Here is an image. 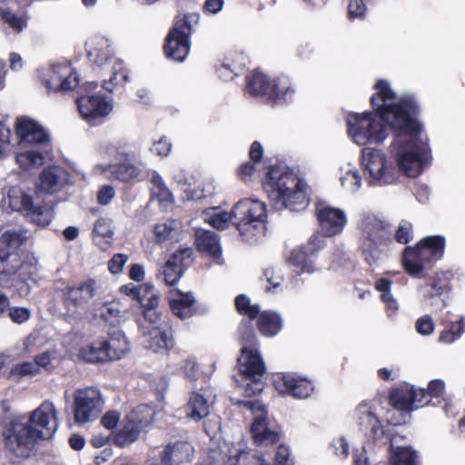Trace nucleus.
Masks as SVG:
<instances>
[{"instance_id":"f257e3e1","label":"nucleus","mask_w":465,"mask_h":465,"mask_svg":"<svg viewBox=\"0 0 465 465\" xmlns=\"http://www.w3.org/2000/svg\"><path fill=\"white\" fill-rule=\"evenodd\" d=\"M371 97L376 111L352 113L347 116L348 135L358 145L380 144L388 136L386 125L395 134L390 152L409 177H417L429 165L430 148L419 138L421 125L416 120V98L410 93L398 94L391 83L380 79Z\"/></svg>"},{"instance_id":"f03ea898","label":"nucleus","mask_w":465,"mask_h":465,"mask_svg":"<svg viewBox=\"0 0 465 465\" xmlns=\"http://www.w3.org/2000/svg\"><path fill=\"white\" fill-rule=\"evenodd\" d=\"M54 404L45 401L28 415L14 419L4 435L6 447L16 456H28L40 440L51 439L58 429Z\"/></svg>"},{"instance_id":"7ed1b4c3","label":"nucleus","mask_w":465,"mask_h":465,"mask_svg":"<svg viewBox=\"0 0 465 465\" xmlns=\"http://www.w3.org/2000/svg\"><path fill=\"white\" fill-rule=\"evenodd\" d=\"M358 250L369 265H377L393 243L391 225L378 214L363 211L355 223Z\"/></svg>"},{"instance_id":"20e7f679","label":"nucleus","mask_w":465,"mask_h":465,"mask_svg":"<svg viewBox=\"0 0 465 465\" xmlns=\"http://www.w3.org/2000/svg\"><path fill=\"white\" fill-rule=\"evenodd\" d=\"M263 190L276 209L292 212L303 210L308 204L306 183L294 172L284 167H272L263 183Z\"/></svg>"},{"instance_id":"39448f33","label":"nucleus","mask_w":465,"mask_h":465,"mask_svg":"<svg viewBox=\"0 0 465 465\" xmlns=\"http://www.w3.org/2000/svg\"><path fill=\"white\" fill-rule=\"evenodd\" d=\"M242 353L238 358L240 374L247 381L243 385L246 396H254L263 390L261 378L265 372V364L259 351L257 339L250 322L240 327Z\"/></svg>"},{"instance_id":"423d86ee","label":"nucleus","mask_w":465,"mask_h":465,"mask_svg":"<svg viewBox=\"0 0 465 465\" xmlns=\"http://www.w3.org/2000/svg\"><path fill=\"white\" fill-rule=\"evenodd\" d=\"M36 267L33 263L22 262L18 254L6 248L0 247V286L15 288L19 296L30 292L27 280L33 279ZM9 307V300L0 292V315Z\"/></svg>"},{"instance_id":"0eeeda50","label":"nucleus","mask_w":465,"mask_h":465,"mask_svg":"<svg viewBox=\"0 0 465 465\" xmlns=\"http://www.w3.org/2000/svg\"><path fill=\"white\" fill-rule=\"evenodd\" d=\"M3 203L12 211L23 213L31 223L40 227L49 225L54 219L53 208L45 203L33 190H25L19 186L10 187Z\"/></svg>"},{"instance_id":"6e6552de","label":"nucleus","mask_w":465,"mask_h":465,"mask_svg":"<svg viewBox=\"0 0 465 465\" xmlns=\"http://www.w3.org/2000/svg\"><path fill=\"white\" fill-rule=\"evenodd\" d=\"M445 238L440 235L428 236L415 247H406L402 255V265L412 277H420L421 272L431 267L443 257Z\"/></svg>"},{"instance_id":"1a4fd4ad","label":"nucleus","mask_w":465,"mask_h":465,"mask_svg":"<svg viewBox=\"0 0 465 465\" xmlns=\"http://www.w3.org/2000/svg\"><path fill=\"white\" fill-rule=\"evenodd\" d=\"M265 219V204L259 200L242 199L232 207V223L246 242H253L264 234Z\"/></svg>"},{"instance_id":"9d476101","label":"nucleus","mask_w":465,"mask_h":465,"mask_svg":"<svg viewBox=\"0 0 465 465\" xmlns=\"http://www.w3.org/2000/svg\"><path fill=\"white\" fill-rule=\"evenodd\" d=\"M361 164L365 180L371 186L382 187L391 184L398 179L400 171L405 173L400 165L396 167L394 161L378 149H362Z\"/></svg>"},{"instance_id":"9b49d317","label":"nucleus","mask_w":465,"mask_h":465,"mask_svg":"<svg viewBox=\"0 0 465 465\" xmlns=\"http://www.w3.org/2000/svg\"><path fill=\"white\" fill-rule=\"evenodd\" d=\"M98 87L95 82H88L81 87V95L76 99L77 108L81 117L91 125H96L103 122L113 111L114 101L112 98L95 93Z\"/></svg>"},{"instance_id":"f8f14e48","label":"nucleus","mask_w":465,"mask_h":465,"mask_svg":"<svg viewBox=\"0 0 465 465\" xmlns=\"http://www.w3.org/2000/svg\"><path fill=\"white\" fill-rule=\"evenodd\" d=\"M199 22V15L190 13L178 18L166 37L164 52L168 58L183 62L189 54V37Z\"/></svg>"},{"instance_id":"ddd939ff","label":"nucleus","mask_w":465,"mask_h":465,"mask_svg":"<svg viewBox=\"0 0 465 465\" xmlns=\"http://www.w3.org/2000/svg\"><path fill=\"white\" fill-rule=\"evenodd\" d=\"M73 414L74 422L78 425L96 420L101 415L104 399L96 387L77 389L73 396Z\"/></svg>"},{"instance_id":"4468645a","label":"nucleus","mask_w":465,"mask_h":465,"mask_svg":"<svg viewBox=\"0 0 465 465\" xmlns=\"http://www.w3.org/2000/svg\"><path fill=\"white\" fill-rule=\"evenodd\" d=\"M237 404L244 407L253 416L251 433L254 441L261 445H270L279 440V432L273 420L267 416L265 406L258 401H239Z\"/></svg>"},{"instance_id":"2eb2a0df","label":"nucleus","mask_w":465,"mask_h":465,"mask_svg":"<svg viewBox=\"0 0 465 465\" xmlns=\"http://www.w3.org/2000/svg\"><path fill=\"white\" fill-rule=\"evenodd\" d=\"M41 79L49 93H64L78 85V75L67 61L51 64L41 71Z\"/></svg>"},{"instance_id":"dca6fc26","label":"nucleus","mask_w":465,"mask_h":465,"mask_svg":"<svg viewBox=\"0 0 465 465\" xmlns=\"http://www.w3.org/2000/svg\"><path fill=\"white\" fill-rule=\"evenodd\" d=\"M352 419L360 430L374 442L383 439L384 425L378 413V406L375 401H361L353 411Z\"/></svg>"},{"instance_id":"f3484780","label":"nucleus","mask_w":465,"mask_h":465,"mask_svg":"<svg viewBox=\"0 0 465 465\" xmlns=\"http://www.w3.org/2000/svg\"><path fill=\"white\" fill-rule=\"evenodd\" d=\"M139 341L145 350L153 353L166 352L173 346L172 331L166 324L150 326L141 323Z\"/></svg>"},{"instance_id":"a211bd4d","label":"nucleus","mask_w":465,"mask_h":465,"mask_svg":"<svg viewBox=\"0 0 465 465\" xmlns=\"http://www.w3.org/2000/svg\"><path fill=\"white\" fill-rule=\"evenodd\" d=\"M273 384L280 394L295 399H306L314 391V385L311 380L293 372L277 373L273 377Z\"/></svg>"},{"instance_id":"6ab92c4d","label":"nucleus","mask_w":465,"mask_h":465,"mask_svg":"<svg viewBox=\"0 0 465 465\" xmlns=\"http://www.w3.org/2000/svg\"><path fill=\"white\" fill-rule=\"evenodd\" d=\"M431 401H426L425 390L416 388L409 383L401 384L390 394L391 405L399 411L410 413Z\"/></svg>"},{"instance_id":"aec40b11","label":"nucleus","mask_w":465,"mask_h":465,"mask_svg":"<svg viewBox=\"0 0 465 465\" xmlns=\"http://www.w3.org/2000/svg\"><path fill=\"white\" fill-rule=\"evenodd\" d=\"M450 291V280L447 272H437L430 282L419 287L422 304L440 311L447 306L446 302L440 297Z\"/></svg>"},{"instance_id":"412c9836","label":"nucleus","mask_w":465,"mask_h":465,"mask_svg":"<svg viewBox=\"0 0 465 465\" xmlns=\"http://www.w3.org/2000/svg\"><path fill=\"white\" fill-rule=\"evenodd\" d=\"M85 50L89 62L100 69L119 60L114 55V49L110 39L101 35L90 36L85 43Z\"/></svg>"},{"instance_id":"4be33fe9","label":"nucleus","mask_w":465,"mask_h":465,"mask_svg":"<svg viewBox=\"0 0 465 465\" xmlns=\"http://www.w3.org/2000/svg\"><path fill=\"white\" fill-rule=\"evenodd\" d=\"M316 216L324 235L327 237L341 234L348 223L346 213L342 209L324 203L317 205Z\"/></svg>"},{"instance_id":"5701e85b","label":"nucleus","mask_w":465,"mask_h":465,"mask_svg":"<svg viewBox=\"0 0 465 465\" xmlns=\"http://www.w3.org/2000/svg\"><path fill=\"white\" fill-rule=\"evenodd\" d=\"M215 398L216 395L210 387L202 388L198 391H192L184 406L186 416L194 421L203 420L210 414Z\"/></svg>"},{"instance_id":"b1692460","label":"nucleus","mask_w":465,"mask_h":465,"mask_svg":"<svg viewBox=\"0 0 465 465\" xmlns=\"http://www.w3.org/2000/svg\"><path fill=\"white\" fill-rule=\"evenodd\" d=\"M15 132L21 144L46 146L49 143L48 134L38 123L29 118H20Z\"/></svg>"},{"instance_id":"393cba45","label":"nucleus","mask_w":465,"mask_h":465,"mask_svg":"<svg viewBox=\"0 0 465 465\" xmlns=\"http://www.w3.org/2000/svg\"><path fill=\"white\" fill-rule=\"evenodd\" d=\"M100 285L94 279H86L77 285L67 288L65 294L68 307L82 306L86 304L91 299L98 294ZM70 308H68V312Z\"/></svg>"},{"instance_id":"a878e982","label":"nucleus","mask_w":465,"mask_h":465,"mask_svg":"<svg viewBox=\"0 0 465 465\" xmlns=\"http://www.w3.org/2000/svg\"><path fill=\"white\" fill-rule=\"evenodd\" d=\"M194 449L186 440H177L166 445L161 455V465H180L191 462Z\"/></svg>"},{"instance_id":"bb28decb","label":"nucleus","mask_w":465,"mask_h":465,"mask_svg":"<svg viewBox=\"0 0 465 465\" xmlns=\"http://www.w3.org/2000/svg\"><path fill=\"white\" fill-rule=\"evenodd\" d=\"M101 340L104 345L109 361L122 359L130 351V342L121 330H111L108 332V337Z\"/></svg>"},{"instance_id":"cd10ccee","label":"nucleus","mask_w":465,"mask_h":465,"mask_svg":"<svg viewBox=\"0 0 465 465\" xmlns=\"http://www.w3.org/2000/svg\"><path fill=\"white\" fill-rule=\"evenodd\" d=\"M169 303L173 313L182 320L188 319L194 314L195 299L192 292L172 290L169 293Z\"/></svg>"},{"instance_id":"c85d7f7f","label":"nucleus","mask_w":465,"mask_h":465,"mask_svg":"<svg viewBox=\"0 0 465 465\" xmlns=\"http://www.w3.org/2000/svg\"><path fill=\"white\" fill-rule=\"evenodd\" d=\"M100 150L102 153L116 160L134 161L139 156L136 147L124 140L104 142Z\"/></svg>"},{"instance_id":"c756f323","label":"nucleus","mask_w":465,"mask_h":465,"mask_svg":"<svg viewBox=\"0 0 465 465\" xmlns=\"http://www.w3.org/2000/svg\"><path fill=\"white\" fill-rule=\"evenodd\" d=\"M192 254L191 249H183L173 253L172 257L162 267L160 274L167 285H174L182 276V261L189 258Z\"/></svg>"},{"instance_id":"7c9ffc66","label":"nucleus","mask_w":465,"mask_h":465,"mask_svg":"<svg viewBox=\"0 0 465 465\" xmlns=\"http://www.w3.org/2000/svg\"><path fill=\"white\" fill-rule=\"evenodd\" d=\"M314 257L315 255H312L307 250L299 246L291 251L287 258V262L300 272L311 274L319 271Z\"/></svg>"},{"instance_id":"2f4dec72","label":"nucleus","mask_w":465,"mask_h":465,"mask_svg":"<svg viewBox=\"0 0 465 465\" xmlns=\"http://www.w3.org/2000/svg\"><path fill=\"white\" fill-rule=\"evenodd\" d=\"M195 243L201 252L207 253L215 260L222 255V248L218 235L211 231L197 229L195 231Z\"/></svg>"},{"instance_id":"473e14b6","label":"nucleus","mask_w":465,"mask_h":465,"mask_svg":"<svg viewBox=\"0 0 465 465\" xmlns=\"http://www.w3.org/2000/svg\"><path fill=\"white\" fill-rule=\"evenodd\" d=\"M270 91L267 98L269 102L283 104L292 100L295 93V88L290 78L287 76H280L272 79Z\"/></svg>"},{"instance_id":"72a5a7b5","label":"nucleus","mask_w":465,"mask_h":465,"mask_svg":"<svg viewBox=\"0 0 465 465\" xmlns=\"http://www.w3.org/2000/svg\"><path fill=\"white\" fill-rule=\"evenodd\" d=\"M103 70L108 73V78L103 80V87L109 93H113L118 87L124 86L129 80L128 72L120 59Z\"/></svg>"},{"instance_id":"f704fd0d","label":"nucleus","mask_w":465,"mask_h":465,"mask_svg":"<svg viewBox=\"0 0 465 465\" xmlns=\"http://www.w3.org/2000/svg\"><path fill=\"white\" fill-rule=\"evenodd\" d=\"M109 172L114 179L125 183L141 181L144 176L141 166L131 163V161L111 164Z\"/></svg>"},{"instance_id":"c9c22d12","label":"nucleus","mask_w":465,"mask_h":465,"mask_svg":"<svg viewBox=\"0 0 465 465\" xmlns=\"http://www.w3.org/2000/svg\"><path fill=\"white\" fill-rule=\"evenodd\" d=\"M67 174L56 167L44 169L40 176L39 188L47 193H54L62 189Z\"/></svg>"},{"instance_id":"e433bc0d","label":"nucleus","mask_w":465,"mask_h":465,"mask_svg":"<svg viewBox=\"0 0 465 465\" xmlns=\"http://www.w3.org/2000/svg\"><path fill=\"white\" fill-rule=\"evenodd\" d=\"M114 234V223L112 219L100 218L95 222L93 230V240L102 250H106L110 246Z\"/></svg>"},{"instance_id":"4c0bfd02","label":"nucleus","mask_w":465,"mask_h":465,"mask_svg":"<svg viewBox=\"0 0 465 465\" xmlns=\"http://www.w3.org/2000/svg\"><path fill=\"white\" fill-rule=\"evenodd\" d=\"M257 325L261 333L267 337H273L282 329V319L278 312L264 311L259 312Z\"/></svg>"},{"instance_id":"58836bf2","label":"nucleus","mask_w":465,"mask_h":465,"mask_svg":"<svg viewBox=\"0 0 465 465\" xmlns=\"http://www.w3.org/2000/svg\"><path fill=\"white\" fill-rule=\"evenodd\" d=\"M341 184L348 192L351 193H357L362 185V178L360 171L348 163L340 168Z\"/></svg>"},{"instance_id":"ea45409f","label":"nucleus","mask_w":465,"mask_h":465,"mask_svg":"<svg viewBox=\"0 0 465 465\" xmlns=\"http://www.w3.org/2000/svg\"><path fill=\"white\" fill-rule=\"evenodd\" d=\"M155 411L149 405H140L131 411L125 417L127 421L134 424L140 431L151 425Z\"/></svg>"},{"instance_id":"a19ab883","label":"nucleus","mask_w":465,"mask_h":465,"mask_svg":"<svg viewBox=\"0 0 465 465\" xmlns=\"http://www.w3.org/2000/svg\"><path fill=\"white\" fill-rule=\"evenodd\" d=\"M272 79L261 72H253L247 77V91L254 96L268 98Z\"/></svg>"},{"instance_id":"79ce46f5","label":"nucleus","mask_w":465,"mask_h":465,"mask_svg":"<svg viewBox=\"0 0 465 465\" xmlns=\"http://www.w3.org/2000/svg\"><path fill=\"white\" fill-rule=\"evenodd\" d=\"M374 286L381 292V300L386 306L388 316H393L397 312L399 306L397 300L391 292V282L387 278H380L375 282Z\"/></svg>"},{"instance_id":"37998d69","label":"nucleus","mask_w":465,"mask_h":465,"mask_svg":"<svg viewBox=\"0 0 465 465\" xmlns=\"http://www.w3.org/2000/svg\"><path fill=\"white\" fill-rule=\"evenodd\" d=\"M30 19L26 9H19L15 12L8 8L7 12L3 14V21L8 25L15 34H21L28 27Z\"/></svg>"},{"instance_id":"c03bdc74","label":"nucleus","mask_w":465,"mask_h":465,"mask_svg":"<svg viewBox=\"0 0 465 465\" xmlns=\"http://www.w3.org/2000/svg\"><path fill=\"white\" fill-rule=\"evenodd\" d=\"M140 433L141 431L127 421L125 417L121 429L114 436V443L120 448L127 447L138 440Z\"/></svg>"},{"instance_id":"a18cd8bd","label":"nucleus","mask_w":465,"mask_h":465,"mask_svg":"<svg viewBox=\"0 0 465 465\" xmlns=\"http://www.w3.org/2000/svg\"><path fill=\"white\" fill-rule=\"evenodd\" d=\"M104 346L101 339L94 341L80 349V356L92 363L107 362L109 359Z\"/></svg>"},{"instance_id":"49530a36","label":"nucleus","mask_w":465,"mask_h":465,"mask_svg":"<svg viewBox=\"0 0 465 465\" xmlns=\"http://www.w3.org/2000/svg\"><path fill=\"white\" fill-rule=\"evenodd\" d=\"M203 219L213 227L218 230H224L230 222H232V210L231 213L224 212L217 207L203 211Z\"/></svg>"},{"instance_id":"de8ad7c7","label":"nucleus","mask_w":465,"mask_h":465,"mask_svg":"<svg viewBox=\"0 0 465 465\" xmlns=\"http://www.w3.org/2000/svg\"><path fill=\"white\" fill-rule=\"evenodd\" d=\"M96 316L112 325H115L123 322L125 315L118 302H108L96 310Z\"/></svg>"},{"instance_id":"09e8293b","label":"nucleus","mask_w":465,"mask_h":465,"mask_svg":"<svg viewBox=\"0 0 465 465\" xmlns=\"http://www.w3.org/2000/svg\"><path fill=\"white\" fill-rule=\"evenodd\" d=\"M445 391V383L442 380H433L429 383L426 392V399L428 397L434 398L438 403L443 402V409L447 415H454L453 404L449 402L446 399L442 398Z\"/></svg>"},{"instance_id":"8fccbe9b","label":"nucleus","mask_w":465,"mask_h":465,"mask_svg":"<svg viewBox=\"0 0 465 465\" xmlns=\"http://www.w3.org/2000/svg\"><path fill=\"white\" fill-rule=\"evenodd\" d=\"M179 231L178 223L173 220H167L157 223L154 226L153 233L155 241L158 243L173 240L176 237Z\"/></svg>"},{"instance_id":"3c124183","label":"nucleus","mask_w":465,"mask_h":465,"mask_svg":"<svg viewBox=\"0 0 465 465\" xmlns=\"http://www.w3.org/2000/svg\"><path fill=\"white\" fill-rule=\"evenodd\" d=\"M16 163L20 167L27 169L30 167H40L45 163V155L38 150H28L15 154Z\"/></svg>"},{"instance_id":"603ef678","label":"nucleus","mask_w":465,"mask_h":465,"mask_svg":"<svg viewBox=\"0 0 465 465\" xmlns=\"http://www.w3.org/2000/svg\"><path fill=\"white\" fill-rule=\"evenodd\" d=\"M465 331V317L460 316L457 322H452L447 330L440 332V342L450 344L459 340Z\"/></svg>"},{"instance_id":"864d4df0","label":"nucleus","mask_w":465,"mask_h":465,"mask_svg":"<svg viewBox=\"0 0 465 465\" xmlns=\"http://www.w3.org/2000/svg\"><path fill=\"white\" fill-rule=\"evenodd\" d=\"M390 465H417L415 451L409 447L397 449L391 447Z\"/></svg>"},{"instance_id":"5fc2aeb1","label":"nucleus","mask_w":465,"mask_h":465,"mask_svg":"<svg viewBox=\"0 0 465 465\" xmlns=\"http://www.w3.org/2000/svg\"><path fill=\"white\" fill-rule=\"evenodd\" d=\"M39 370L51 371L56 368L62 361V355L57 349L47 350L35 357Z\"/></svg>"},{"instance_id":"6e6d98bb","label":"nucleus","mask_w":465,"mask_h":465,"mask_svg":"<svg viewBox=\"0 0 465 465\" xmlns=\"http://www.w3.org/2000/svg\"><path fill=\"white\" fill-rule=\"evenodd\" d=\"M27 240L25 230H8L0 238V242L7 248L16 249Z\"/></svg>"},{"instance_id":"4d7b16f0","label":"nucleus","mask_w":465,"mask_h":465,"mask_svg":"<svg viewBox=\"0 0 465 465\" xmlns=\"http://www.w3.org/2000/svg\"><path fill=\"white\" fill-rule=\"evenodd\" d=\"M235 306L241 314L248 316L250 320L255 319L260 312L259 306L251 304L249 298L244 294L236 297Z\"/></svg>"},{"instance_id":"13d9d810","label":"nucleus","mask_w":465,"mask_h":465,"mask_svg":"<svg viewBox=\"0 0 465 465\" xmlns=\"http://www.w3.org/2000/svg\"><path fill=\"white\" fill-rule=\"evenodd\" d=\"M152 289L150 284L135 285L134 283H128L123 285L120 288V292L127 296L132 297L134 300L143 303V292H147Z\"/></svg>"},{"instance_id":"bf43d9fd","label":"nucleus","mask_w":465,"mask_h":465,"mask_svg":"<svg viewBox=\"0 0 465 465\" xmlns=\"http://www.w3.org/2000/svg\"><path fill=\"white\" fill-rule=\"evenodd\" d=\"M181 371L191 381H198L202 375L201 368L193 358L185 359L181 362Z\"/></svg>"},{"instance_id":"052dcab7","label":"nucleus","mask_w":465,"mask_h":465,"mask_svg":"<svg viewBox=\"0 0 465 465\" xmlns=\"http://www.w3.org/2000/svg\"><path fill=\"white\" fill-rule=\"evenodd\" d=\"M151 182L153 184V194L160 197L162 201H169L172 199V194L168 188L165 186L163 177L156 172L153 173Z\"/></svg>"},{"instance_id":"680f3d73","label":"nucleus","mask_w":465,"mask_h":465,"mask_svg":"<svg viewBox=\"0 0 465 465\" xmlns=\"http://www.w3.org/2000/svg\"><path fill=\"white\" fill-rule=\"evenodd\" d=\"M223 61L226 64H230V66L233 68L234 72L242 74L247 65L248 58L242 52H230L224 56Z\"/></svg>"},{"instance_id":"e2e57ef3","label":"nucleus","mask_w":465,"mask_h":465,"mask_svg":"<svg viewBox=\"0 0 465 465\" xmlns=\"http://www.w3.org/2000/svg\"><path fill=\"white\" fill-rule=\"evenodd\" d=\"M172 147L173 144L169 138L166 136H162L152 143L150 152L154 155L166 157L170 154Z\"/></svg>"},{"instance_id":"0e129e2a","label":"nucleus","mask_w":465,"mask_h":465,"mask_svg":"<svg viewBox=\"0 0 465 465\" xmlns=\"http://www.w3.org/2000/svg\"><path fill=\"white\" fill-rule=\"evenodd\" d=\"M40 372L36 360L34 361H25L16 364L13 369V373L20 377L34 376Z\"/></svg>"},{"instance_id":"69168bd1","label":"nucleus","mask_w":465,"mask_h":465,"mask_svg":"<svg viewBox=\"0 0 465 465\" xmlns=\"http://www.w3.org/2000/svg\"><path fill=\"white\" fill-rule=\"evenodd\" d=\"M398 242L407 244L413 238L412 224L407 221H402L394 233Z\"/></svg>"},{"instance_id":"338daca9","label":"nucleus","mask_w":465,"mask_h":465,"mask_svg":"<svg viewBox=\"0 0 465 465\" xmlns=\"http://www.w3.org/2000/svg\"><path fill=\"white\" fill-rule=\"evenodd\" d=\"M330 447L333 454L341 460L347 459L350 454V446L344 437L334 439Z\"/></svg>"},{"instance_id":"774afa93","label":"nucleus","mask_w":465,"mask_h":465,"mask_svg":"<svg viewBox=\"0 0 465 465\" xmlns=\"http://www.w3.org/2000/svg\"><path fill=\"white\" fill-rule=\"evenodd\" d=\"M325 245L326 241L324 239V236L319 233H314L309 238V240L305 243L302 244L301 246L307 250L309 252H311L312 255L316 256L317 252L320 250L323 249Z\"/></svg>"}]
</instances>
